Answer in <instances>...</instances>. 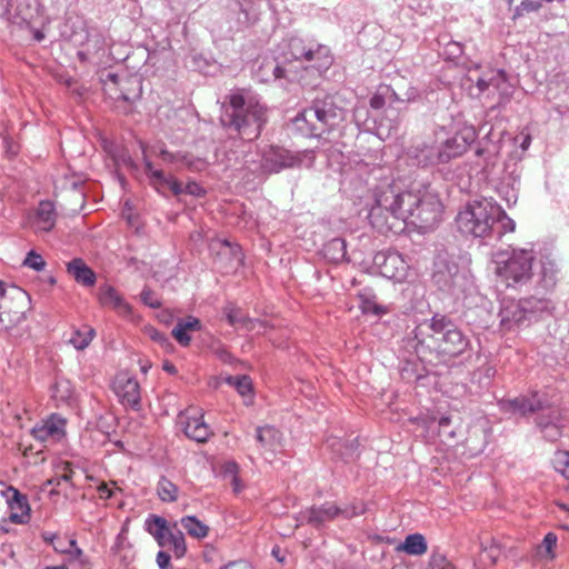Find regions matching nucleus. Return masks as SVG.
<instances>
[{
	"instance_id": "1",
	"label": "nucleus",
	"mask_w": 569,
	"mask_h": 569,
	"mask_svg": "<svg viewBox=\"0 0 569 569\" xmlns=\"http://www.w3.org/2000/svg\"><path fill=\"white\" fill-rule=\"evenodd\" d=\"M441 203L427 192L402 191L395 184L375 190L369 221L381 233H399L408 223L428 228L440 220Z\"/></svg>"
},
{
	"instance_id": "2",
	"label": "nucleus",
	"mask_w": 569,
	"mask_h": 569,
	"mask_svg": "<svg viewBox=\"0 0 569 569\" xmlns=\"http://www.w3.org/2000/svg\"><path fill=\"white\" fill-rule=\"evenodd\" d=\"M407 347L425 362L447 361L465 353L469 337L448 316L436 313L420 322L407 339Z\"/></svg>"
},
{
	"instance_id": "3",
	"label": "nucleus",
	"mask_w": 569,
	"mask_h": 569,
	"mask_svg": "<svg viewBox=\"0 0 569 569\" xmlns=\"http://www.w3.org/2000/svg\"><path fill=\"white\" fill-rule=\"evenodd\" d=\"M456 223L461 233L485 240H499L516 229L506 211L487 198L468 202L457 214Z\"/></svg>"
},
{
	"instance_id": "4",
	"label": "nucleus",
	"mask_w": 569,
	"mask_h": 569,
	"mask_svg": "<svg viewBox=\"0 0 569 569\" xmlns=\"http://www.w3.org/2000/svg\"><path fill=\"white\" fill-rule=\"evenodd\" d=\"M502 410L526 417L535 415V422L542 437L551 442L569 436V426L559 406L548 403L543 396L533 393L530 397H517L503 400Z\"/></svg>"
},
{
	"instance_id": "5",
	"label": "nucleus",
	"mask_w": 569,
	"mask_h": 569,
	"mask_svg": "<svg viewBox=\"0 0 569 569\" xmlns=\"http://www.w3.org/2000/svg\"><path fill=\"white\" fill-rule=\"evenodd\" d=\"M221 116L223 127L233 129L243 139L253 140L267 122V108L246 90L232 91Z\"/></svg>"
},
{
	"instance_id": "6",
	"label": "nucleus",
	"mask_w": 569,
	"mask_h": 569,
	"mask_svg": "<svg viewBox=\"0 0 569 569\" xmlns=\"http://www.w3.org/2000/svg\"><path fill=\"white\" fill-rule=\"evenodd\" d=\"M345 119V110L337 106L333 97L316 98L292 120L297 131L306 137H321L338 127Z\"/></svg>"
},
{
	"instance_id": "7",
	"label": "nucleus",
	"mask_w": 569,
	"mask_h": 569,
	"mask_svg": "<svg viewBox=\"0 0 569 569\" xmlns=\"http://www.w3.org/2000/svg\"><path fill=\"white\" fill-rule=\"evenodd\" d=\"M535 254L528 249H512L511 252L499 254L496 274L506 287L517 288L529 282L532 278Z\"/></svg>"
},
{
	"instance_id": "8",
	"label": "nucleus",
	"mask_w": 569,
	"mask_h": 569,
	"mask_svg": "<svg viewBox=\"0 0 569 569\" xmlns=\"http://www.w3.org/2000/svg\"><path fill=\"white\" fill-rule=\"evenodd\" d=\"M432 281L439 290L459 298L466 292L469 280L458 264L447 258L438 257L435 261Z\"/></svg>"
},
{
	"instance_id": "9",
	"label": "nucleus",
	"mask_w": 569,
	"mask_h": 569,
	"mask_svg": "<svg viewBox=\"0 0 569 569\" xmlns=\"http://www.w3.org/2000/svg\"><path fill=\"white\" fill-rule=\"evenodd\" d=\"M288 50L292 60L307 61L318 71L328 70L332 64L330 49L323 44L306 42L302 38L292 37L288 41Z\"/></svg>"
},
{
	"instance_id": "10",
	"label": "nucleus",
	"mask_w": 569,
	"mask_h": 569,
	"mask_svg": "<svg viewBox=\"0 0 569 569\" xmlns=\"http://www.w3.org/2000/svg\"><path fill=\"white\" fill-rule=\"evenodd\" d=\"M305 158H308L311 164L315 159L313 152L303 151L301 153H292L283 148L271 147L270 150L263 154L261 168L267 173H278L283 169L300 167Z\"/></svg>"
},
{
	"instance_id": "11",
	"label": "nucleus",
	"mask_w": 569,
	"mask_h": 569,
	"mask_svg": "<svg viewBox=\"0 0 569 569\" xmlns=\"http://www.w3.org/2000/svg\"><path fill=\"white\" fill-rule=\"evenodd\" d=\"M476 87L478 94L486 93L487 98H495L498 94V104L508 101L513 93V88L506 72L501 69H491L483 72L477 78Z\"/></svg>"
},
{
	"instance_id": "12",
	"label": "nucleus",
	"mask_w": 569,
	"mask_h": 569,
	"mask_svg": "<svg viewBox=\"0 0 569 569\" xmlns=\"http://www.w3.org/2000/svg\"><path fill=\"white\" fill-rule=\"evenodd\" d=\"M477 138L476 131L472 127H466L452 137H449L438 144V157L441 163H448L452 159L459 158L467 152L469 147Z\"/></svg>"
},
{
	"instance_id": "13",
	"label": "nucleus",
	"mask_w": 569,
	"mask_h": 569,
	"mask_svg": "<svg viewBox=\"0 0 569 569\" xmlns=\"http://www.w3.org/2000/svg\"><path fill=\"white\" fill-rule=\"evenodd\" d=\"M491 183L495 191L506 201L508 207L517 203L520 188V172L516 163H505L502 172L499 177L493 178Z\"/></svg>"
},
{
	"instance_id": "14",
	"label": "nucleus",
	"mask_w": 569,
	"mask_h": 569,
	"mask_svg": "<svg viewBox=\"0 0 569 569\" xmlns=\"http://www.w3.org/2000/svg\"><path fill=\"white\" fill-rule=\"evenodd\" d=\"M340 517V507L333 502H325L319 506H312L301 510L296 517V527L310 525L317 530L325 528V526Z\"/></svg>"
},
{
	"instance_id": "15",
	"label": "nucleus",
	"mask_w": 569,
	"mask_h": 569,
	"mask_svg": "<svg viewBox=\"0 0 569 569\" xmlns=\"http://www.w3.org/2000/svg\"><path fill=\"white\" fill-rule=\"evenodd\" d=\"M375 263L385 278L396 282H402L407 278L409 266L398 252H380L375 257Z\"/></svg>"
},
{
	"instance_id": "16",
	"label": "nucleus",
	"mask_w": 569,
	"mask_h": 569,
	"mask_svg": "<svg viewBox=\"0 0 569 569\" xmlns=\"http://www.w3.org/2000/svg\"><path fill=\"white\" fill-rule=\"evenodd\" d=\"M113 390L123 405L138 409L140 406V386L136 378L120 372L113 381Z\"/></svg>"
},
{
	"instance_id": "17",
	"label": "nucleus",
	"mask_w": 569,
	"mask_h": 569,
	"mask_svg": "<svg viewBox=\"0 0 569 569\" xmlns=\"http://www.w3.org/2000/svg\"><path fill=\"white\" fill-rule=\"evenodd\" d=\"M438 144L431 140H421L408 150L409 160L418 167H430L441 163L438 157Z\"/></svg>"
},
{
	"instance_id": "18",
	"label": "nucleus",
	"mask_w": 569,
	"mask_h": 569,
	"mask_svg": "<svg viewBox=\"0 0 569 569\" xmlns=\"http://www.w3.org/2000/svg\"><path fill=\"white\" fill-rule=\"evenodd\" d=\"M64 427L66 420L57 415H52L47 420H43L41 423L36 425L32 428L31 433L34 437V439L41 442H57L64 437Z\"/></svg>"
},
{
	"instance_id": "19",
	"label": "nucleus",
	"mask_w": 569,
	"mask_h": 569,
	"mask_svg": "<svg viewBox=\"0 0 569 569\" xmlns=\"http://www.w3.org/2000/svg\"><path fill=\"white\" fill-rule=\"evenodd\" d=\"M0 496L6 497L11 510L9 518L12 522L26 523L29 520L30 507L26 496L12 487H8L6 490L0 489Z\"/></svg>"
},
{
	"instance_id": "20",
	"label": "nucleus",
	"mask_w": 569,
	"mask_h": 569,
	"mask_svg": "<svg viewBox=\"0 0 569 569\" xmlns=\"http://www.w3.org/2000/svg\"><path fill=\"white\" fill-rule=\"evenodd\" d=\"M178 423L181 426L184 435L197 442H206L211 436L210 428L203 421V416L190 417L181 412L179 415Z\"/></svg>"
},
{
	"instance_id": "21",
	"label": "nucleus",
	"mask_w": 569,
	"mask_h": 569,
	"mask_svg": "<svg viewBox=\"0 0 569 569\" xmlns=\"http://www.w3.org/2000/svg\"><path fill=\"white\" fill-rule=\"evenodd\" d=\"M499 316L501 326L507 329H511L513 326L521 325L528 320L527 309L523 306L522 299L519 301H503Z\"/></svg>"
},
{
	"instance_id": "22",
	"label": "nucleus",
	"mask_w": 569,
	"mask_h": 569,
	"mask_svg": "<svg viewBox=\"0 0 569 569\" xmlns=\"http://www.w3.org/2000/svg\"><path fill=\"white\" fill-rule=\"evenodd\" d=\"M98 300L103 307H110L121 316H128L131 307L123 297L110 284L99 288Z\"/></svg>"
},
{
	"instance_id": "23",
	"label": "nucleus",
	"mask_w": 569,
	"mask_h": 569,
	"mask_svg": "<svg viewBox=\"0 0 569 569\" xmlns=\"http://www.w3.org/2000/svg\"><path fill=\"white\" fill-rule=\"evenodd\" d=\"M56 220L57 213L54 204L51 201L46 200L39 203L32 220V226L36 231L48 232L56 226Z\"/></svg>"
},
{
	"instance_id": "24",
	"label": "nucleus",
	"mask_w": 569,
	"mask_h": 569,
	"mask_svg": "<svg viewBox=\"0 0 569 569\" xmlns=\"http://www.w3.org/2000/svg\"><path fill=\"white\" fill-rule=\"evenodd\" d=\"M68 273L83 287H92L97 277L94 271L80 258H74L67 264Z\"/></svg>"
},
{
	"instance_id": "25",
	"label": "nucleus",
	"mask_w": 569,
	"mask_h": 569,
	"mask_svg": "<svg viewBox=\"0 0 569 569\" xmlns=\"http://www.w3.org/2000/svg\"><path fill=\"white\" fill-rule=\"evenodd\" d=\"M558 272H559V268H558L556 261H553L549 258L542 259L541 266H540V271L538 273V276H539L538 286L546 291L551 290L557 283Z\"/></svg>"
},
{
	"instance_id": "26",
	"label": "nucleus",
	"mask_w": 569,
	"mask_h": 569,
	"mask_svg": "<svg viewBox=\"0 0 569 569\" xmlns=\"http://www.w3.org/2000/svg\"><path fill=\"white\" fill-rule=\"evenodd\" d=\"M226 383L234 388L237 392L243 398L244 405H250L253 397L252 380L247 375L228 376L224 379Z\"/></svg>"
},
{
	"instance_id": "27",
	"label": "nucleus",
	"mask_w": 569,
	"mask_h": 569,
	"mask_svg": "<svg viewBox=\"0 0 569 569\" xmlns=\"http://www.w3.org/2000/svg\"><path fill=\"white\" fill-rule=\"evenodd\" d=\"M256 439L266 450L276 451L281 447L282 437L279 430L266 426L257 428Z\"/></svg>"
},
{
	"instance_id": "28",
	"label": "nucleus",
	"mask_w": 569,
	"mask_h": 569,
	"mask_svg": "<svg viewBox=\"0 0 569 569\" xmlns=\"http://www.w3.org/2000/svg\"><path fill=\"white\" fill-rule=\"evenodd\" d=\"M151 183L157 190L169 189L174 196L184 193V187L172 176H166L163 171H152Z\"/></svg>"
},
{
	"instance_id": "29",
	"label": "nucleus",
	"mask_w": 569,
	"mask_h": 569,
	"mask_svg": "<svg viewBox=\"0 0 569 569\" xmlns=\"http://www.w3.org/2000/svg\"><path fill=\"white\" fill-rule=\"evenodd\" d=\"M322 253L328 261L339 263L346 259L347 243L342 238H333L323 246Z\"/></svg>"
},
{
	"instance_id": "30",
	"label": "nucleus",
	"mask_w": 569,
	"mask_h": 569,
	"mask_svg": "<svg viewBox=\"0 0 569 569\" xmlns=\"http://www.w3.org/2000/svg\"><path fill=\"white\" fill-rule=\"evenodd\" d=\"M146 529L147 531L154 537L160 546H164V539L168 536V532H171L168 529L167 520L159 516H150L146 520Z\"/></svg>"
},
{
	"instance_id": "31",
	"label": "nucleus",
	"mask_w": 569,
	"mask_h": 569,
	"mask_svg": "<svg viewBox=\"0 0 569 569\" xmlns=\"http://www.w3.org/2000/svg\"><path fill=\"white\" fill-rule=\"evenodd\" d=\"M398 549L411 556H421L427 551L428 547L427 541L421 533H412L406 537L405 541Z\"/></svg>"
},
{
	"instance_id": "32",
	"label": "nucleus",
	"mask_w": 569,
	"mask_h": 569,
	"mask_svg": "<svg viewBox=\"0 0 569 569\" xmlns=\"http://www.w3.org/2000/svg\"><path fill=\"white\" fill-rule=\"evenodd\" d=\"M180 522L188 535L193 538L202 539L206 538L209 533V527L194 516H186L181 518Z\"/></svg>"
},
{
	"instance_id": "33",
	"label": "nucleus",
	"mask_w": 569,
	"mask_h": 569,
	"mask_svg": "<svg viewBox=\"0 0 569 569\" xmlns=\"http://www.w3.org/2000/svg\"><path fill=\"white\" fill-rule=\"evenodd\" d=\"M96 336L92 327L83 326L82 329H74L69 339V343L77 350H84Z\"/></svg>"
},
{
	"instance_id": "34",
	"label": "nucleus",
	"mask_w": 569,
	"mask_h": 569,
	"mask_svg": "<svg viewBox=\"0 0 569 569\" xmlns=\"http://www.w3.org/2000/svg\"><path fill=\"white\" fill-rule=\"evenodd\" d=\"M157 493L163 502H174L179 496V488L166 477H161L157 483Z\"/></svg>"
},
{
	"instance_id": "35",
	"label": "nucleus",
	"mask_w": 569,
	"mask_h": 569,
	"mask_svg": "<svg viewBox=\"0 0 569 569\" xmlns=\"http://www.w3.org/2000/svg\"><path fill=\"white\" fill-rule=\"evenodd\" d=\"M499 154V148L495 143H487L476 150V156L483 159V170L488 173V168L493 166Z\"/></svg>"
},
{
	"instance_id": "36",
	"label": "nucleus",
	"mask_w": 569,
	"mask_h": 569,
	"mask_svg": "<svg viewBox=\"0 0 569 569\" xmlns=\"http://www.w3.org/2000/svg\"><path fill=\"white\" fill-rule=\"evenodd\" d=\"M522 302L527 309L528 319H530L531 316L547 311L550 307V301L545 298L529 297L522 299Z\"/></svg>"
},
{
	"instance_id": "37",
	"label": "nucleus",
	"mask_w": 569,
	"mask_h": 569,
	"mask_svg": "<svg viewBox=\"0 0 569 569\" xmlns=\"http://www.w3.org/2000/svg\"><path fill=\"white\" fill-rule=\"evenodd\" d=\"M166 545H170L172 547L177 557H182L187 551L184 537L180 530H177L176 532H168V536L164 539V546Z\"/></svg>"
},
{
	"instance_id": "38",
	"label": "nucleus",
	"mask_w": 569,
	"mask_h": 569,
	"mask_svg": "<svg viewBox=\"0 0 569 569\" xmlns=\"http://www.w3.org/2000/svg\"><path fill=\"white\" fill-rule=\"evenodd\" d=\"M555 469L569 479V451H557L553 458Z\"/></svg>"
},
{
	"instance_id": "39",
	"label": "nucleus",
	"mask_w": 569,
	"mask_h": 569,
	"mask_svg": "<svg viewBox=\"0 0 569 569\" xmlns=\"http://www.w3.org/2000/svg\"><path fill=\"white\" fill-rule=\"evenodd\" d=\"M52 393L57 400H69L72 396L70 382L68 380H58L53 386Z\"/></svg>"
},
{
	"instance_id": "40",
	"label": "nucleus",
	"mask_w": 569,
	"mask_h": 569,
	"mask_svg": "<svg viewBox=\"0 0 569 569\" xmlns=\"http://www.w3.org/2000/svg\"><path fill=\"white\" fill-rule=\"evenodd\" d=\"M147 333L149 335L151 340L157 342L163 350L171 351L173 349V345L170 341V339L159 330L150 327L147 329Z\"/></svg>"
},
{
	"instance_id": "41",
	"label": "nucleus",
	"mask_w": 569,
	"mask_h": 569,
	"mask_svg": "<svg viewBox=\"0 0 569 569\" xmlns=\"http://www.w3.org/2000/svg\"><path fill=\"white\" fill-rule=\"evenodd\" d=\"M366 508L362 502H352L345 507H340V516L345 519H351L353 517L365 513Z\"/></svg>"
},
{
	"instance_id": "42",
	"label": "nucleus",
	"mask_w": 569,
	"mask_h": 569,
	"mask_svg": "<svg viewBox=\"0 0 569 569\" xmlns=\"http://www.w3.org/2000/svg\"><path fill=\"white\" fill-rule=\"evenodd\" d=\"M23 266L29 267L36 271H41L46 267V261L40 254L31 250L23 260Z\"/></svg>"
},
{
	"instance_id": "43",
	"label": "nucleus",
	"mask_w": 569,
	"mask_h": 569,
	"mask_svg": "<svg viewBox=\"0 0 569 569\" xmlns=\"http://www.w3.org/2000/svg\"><path fill=\"white\" fill-rule=\"evenodd\" d=\"M76 546V539L68 537H59L56 538L53 542V549L58 553L67 555L72 547Z\"/></svg>"
},
{
	"instance_id": "44",
	"label": "nucleus",
	"mask_w": 569,
	"mask_h": 569,
	"mask_svg": "<svg viewBox=\"0 0 569 569\" xmlns=\"http://www.w3.org/2000/svg\"><path fill=\"white\" fill-rule=\"evenodd\" d=\"M176 326L182 328L184 331L194 332L201 330V322L198 318L188 316L187 318L179 319Z\"/></svg>"
},
{
	"instance_id": "45",
	"label": "nucleus",
	"mask_w": 569,
	"mask_h": 569,
	"mask_svg": "<svg viewBox=\"0 0 569 569\" xmlns=\"http://www.w3.org/2000/svg\"><path fill=\"white\" fill-rule=\"evenodd\" d=\"M361 308L365 313H372L376 316L387 313V309L385 307L379 306L373 299L370 298L362 299Z\"/></svg>"
},
{
	"instance_id": "46",
	"label": "nucleus",
	"mask_w": 569,
	"mask_h": 569,
	"mask_svg": "<svg viewBox=\"0 0 569 569\" xmlns=\"http://www.w3.org/2000/svg\"><path fill=\"white\" fill-rule=\"evenodd\" d=\"M140 298L144 305L153 309L161 307L159 298L157 297L156 292L152 291L150 288H143V290L140 293Z\"/></svg>"
},
{
	"instance_id": "47",
	"label": "nucleus",
	"mask_w": 569,
	"mask_h": 569,
	"mask_svg": "<svg viewBox=\"0 0 569 569\" xmlns=\"http://www.w3.org/2000/svg\"><path fill=\"white\" fill-rule=\"evenodd\" d=\"M541 8V3L533 0H522L519 6L516 7L515 17H520L525 12L538 11Z\"/></svg>"
},
{
	"instance_id": "48",
	"label": "nucleus",
	"mask_w": 569,
	"mask_h": 569,
	"mask_svg": "<svg viewBox=\"0 0 569 569\" xmlns=\"http://www.w3.org/2000/svg\"><path fill=\"white\" fill-rule=\"evenodd\" d=\"M429 569H453L447 558L438 552H432L429 561Z\"/></svg>"
},
{
	"instance_id": "49",
	"label": "nucleus",
	"mask_w": 569,
	"mask_h": 569,
	"mask_svg": "<svg viewBox=\"0 0 569 569\" xmlns=\"http://www.w3.org/2000/svg\"><path fill=\"white\" fill-rule=\"evenodd\" d=\"M483 555L489 559L490 563L493 565L501 555L500 545L492 541L488 547L483 548Z\"/></svg>"
},
{
	"instance_id": "50",
	"label": "nucleus",
	"mask_w": 569,
	"mask_h": 569,
	"mask_svg": "<svg viewBox=\"0 0 569 569\" xmlns=\"http://www.w3.org/2000/svg\"><path fill=\"white\" fill-rule=\"evenodd\" d=\"M171 335L182 347H188L191 342L189 331H184L178 326L173 327Z\"/></svg>"
},
{
	"instance_id": "51",
	"label": "nucleus",
	"mask_w": 569,
	"mask_h": 569,
	"mask_svg": "<svg viewBox=\"0 0 569 569\" xmlns=\"http://www.w3.org/2000/svg\"><path fill=\"white\" fill-rule=\"evenodd\" d=\"M462 52L463 50L461 43L450 41L449 43L446 44L443 54H446L448 59H456L460 57Z\"/></svg>"
},
{
	"instance_id": "52",
	"label": "nucleus",
	"mask_w": 569,
	"mask_h": 569,
	"mask_svg": "<svg viewBox=\"0 0 569 569\" xmlns=\"http://www.w3.org/2000/svg\"><path fill=\"white\" fill-rule=\"evenodd\" d=\"M226 315L228 322L232 326L243 323L246 321L244 315L239 309L229 308Z\"/></svg>"
},
{
	"instance_id": "53",
	"label": "nucleus",
	"mask_w": 569,
	"mask_h": 569,
	"mask_svg": "<svg viewBox=\"0 0 569 569\" xmlns=\"http://www.w3.org/2000/svg\"><path fill=\"white\" fill-rule=\"evenodd\" d=\"M439 435L441 437L455 438L456 432L453 430H449L448 427L450 425V418L443 416L439 419Z\"/></svg>"
},
{
	"instance_id": "54",
	"label": "nucleus",
	"mask_w": 569,
	"mask_h": 569,
	"mask_svg": "<svg viewBox=\"0 0 569 569\" xmlns=\"http://www.w3.org/2000/svg\"><path fill=\"white\" fill-rule=\"evenodd\" d=\"M184 193L193 196V197H203L206 194V190L196 181H189L184 186Z\"/></svg>"
},
{
	"instance_id": "55",
	"label": "nucleus",
	"mask_w": 569,
	"mask_h": 569,
	"mask_svg": "<svg viewBox=\"0 0 569 569\" xmlns=\"http://www.w3.org/2000/svg\"><path fill=\"white\" fill-rule=\"evenodd\" d=\"M222 246L224 250L223 254L230 253L236 264H240L242 258L239 249L237 247H232L228 241H223Z\"/></svg>"
},
{
	"instance_id": "56",
	"label": "nucleus",
	"mask_w": 569,
	"mask_h": 569,
	"mask_svg": "<svg viewBox=\"0 0 569 569\" xmlns=\"http://www.w3.org/2000/svg\"><path fill=\"white\" fill-rule=\"evenodd\" d=\"M556 543L557 536L553 532H548L542 540V547L546 549L548 555L552 553V549L555 548Z\"/></svg>"
},
{
	"instance_id": "57",
	"label": "nucleus",
	"mask_w": 569,
	"mask_h": 569,
	"mask_svg": "<svg viewBox=\"0 0 569 569\" xmlns=\"http://www.w3.org/2000/svg\"><path fill=\"white\" fill-rule=\"evenodd\" d=\"M67 555L70 556L72 559L79 560L81 565L88 563V560L83 557L82 549H80L77 545L72 547Z\"/></svg>"
},
{
	"instance_id": "58",
	"label": "nucleus",
	"mask_w": 569,
	"mask_h": 569,
	"mask_svg": "<svg viewBox=\"0 0 569 569\" xmlns=\"http://www.w3.org/2000/svg\"><path fill=\"white\" fill-rule=\"evenodd\" d=\"M157 563L160 569H167L170 563V555L164 551H159L157 555Z\"/></svg>"
},
{
	"instance_id": "59",
	"label": "nucleus",
	"mask_w": 569,
	"mask_h": 569,
	"mask_svg": "<svg viewBox=\"0 0 569 569\" xmlns=\"http://www.w3.org/2000/svg\"><path fill=\"white\" fill-rule=\"evenodd\" d=\"M98 492H99V497L101 499H110L112 496H113V490L111 488L108 487L107 483H100L97 488Z\"/></svg>"
},
{
	"instance_id": "60",
	"label": "nucleus",
	"mask_w": 569,
	"mask_h": 569,
	"mask_svg": "<svg viewBox=\"0 0 569 569\" xmlns=\"http://www.w3.org/2000/svg\"><path fill=\"white\" fill-rule=\"evenodd\" d=\"M369 103L373 109H381L385 106V98L382 94H375L370 98Z\"/></svg>"
},
{
	"instance_id": "61",
	"label": "nucleus",
	"mask_w": 569,
	"mask_h": 569,
	"mask_svg": "<svg viewBox=\"0 0 569 569\" xmlns=\"http://www.w3.org/2000/svg\"><path fill=\"white\" fill-rule=\"evenodd\" d=\"M221 569H253V568L251 565H249L246 561H236V562H230V563L226 565Z\"/></svg>"
},
{
	"instance_id": "62",
	"label": "nucleus",
	"mask_w": 569,
	"mask_h": 569,
	"mask_svg": "<svg viewBox=\"0 0 569 569\" xmlns=\"http://www.w3.org/2000/svg\"><path fill=\"white\" fill-rule=\"evenodd\" d=\"M273 76L276 79H281L287 77V70L284 67L277 64L273 68Z\"/></svg>"
},
{
	"instance_id": "63",
	"label": "nucleus",
	"mask_w": 569,
	"mask_h": 569,
	"mask_svg": "<svg viewBox=\"0 0 569 569\" xmlns=\"http://www.w3.org/2000/svg\"><path fill=\"white\" fill-rule=\"evenodd\" d=\"M231 485H232L233 492L238 493L241 491L242 486H241L240 479L236 475L232 476Z\"/></svg>"
},
{
	"instance_id": "64",
	"label": "nucleus",
	"mask_w": 569,
	"mask_h": 569,
	"mask_svg": "<svg viewBox=\"0 0 569 569\" xmlns=\"http://www.w3.org/2000/svg\"><path fill=\"white\" fill-rule=\"evenodd\" d=\"M162 368H163L164 371H167L170 375H176L177 373L176 366L172 362H170V361H164Z\"/></svg>"
}]
</instances>
